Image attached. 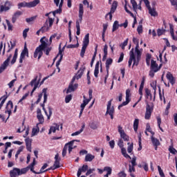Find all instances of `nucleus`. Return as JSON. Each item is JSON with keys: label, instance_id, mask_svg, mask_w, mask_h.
Segmentation results:
<instances>
[{"label": "nucleus", "instance_id": "obj_1", "mask_svg": "<svg viewBox=\"0 0 177 177\" xmlns=\"http://www.w3.org/2000/svg\"><path fill=\"white\" fill-rule=\"evenodd\" d=\"M44 39H46V38L45 37H43L40 39L41 44L38 47H37L35 50L33 55V57L35 59H37V57L39 59H41V57H42V55H44V50H45V49L48 48V43H46V41Z\"/></svg>", "mask_w": 177, "mask_h": 177}, {"label": "nucleus", "instance_id": "obj_2", "mask_svg": "<svg viewBox=\"0 0 177 177\" xmlns=\"http://www.w3.org/2000/svg\"><path fill=\"white\" fill-rule=\"evenodd\" d=\"M136 56H135V52L134 49L132 48L129 52V67H131L132 66V62L133 63V66H139V62H140V59H142V54H140L139 52L136 53Z\"/></svg>", "mask_w": 177, "mask_h": 177}, {"label": "nucleus", "instance_id": "obj_3", "mask_svg": "<svg viewBox=\"0 0 177 177\" xmlns=\"http://www.w3.org/2000/svg\"><path fill=\"white\" fill-rule=\"evenodd\" d=\"M54 21L55 18L48 17V20H46L44 26L39 30L37 31V35H39V32H42V34H44V32H47V31H49V30L52 28V26H53Z\"/></svg>", "mask_w": 177, "mask_h": 177}, {"label": "nucleus", "instance_id": "obj_4", "mask_svg": "<svg viewBox=\"0 0 177 177\" xmlns=\"http://www.w3.org/2000/svg\"><path fill=\"white\" fill-rule=\"evenodd\" d=\"M154 110V104L153 103L149 104V102H146V111L145 115V120H150L151 114Z\"/></svg>", "mask_w": 177, "mask_h": 177}, {"label": "nucleus", "instance_id": "obj_5", "mask_svg": "<svg viewBox=\"0 0 177 177\" xmlns=\"http://www.w3.org/2000/svg\"><path fill=\"white\" fill-rule=\"evenodd\" d=\"M88 45H89V33H87L84 38L83 44L80 52L81 57H84V56H85V52H86Z\"/></svg>", "mask_w": 177, "mask_h": 177}, {"label": "nucleus", "instance_id": "obj_6", "mask_svg": "<svg viewBox=\"0 0 177 177\" xmlns=\"http://www.w3.org/2000/svg\"><path fill=\"white\" fill-rule=\"evenodd\" d=\"M118 6V2L117 1H114L111 5L110 12L105 15L106 19H107V17L109 16V20H113V13H114L115 10H117Z\"/></svg>", "mask_w": 177, "mask_h": 177}, {"label": "nucleus", "instance_id": "obj_7", "mask_svg": "<svg viewBox=\"0 0 177 177\" xmlns=\"http://www.w3.org/2000/svg\"><path fill=\"white\" fill-rule=\"evenodd\" d=\"M131 89L127 88L126 90V101L123 102L121 104H120L118 107V110L121 109V107H124V106H127L131 102Z\"/></svg>", "mask_w": 177, "mask_h": 177}, {"label": "nucleus", "instance_id": "obj_8", "mask_svg": "<svg viewBox=\"0 0 177 177\" xmlns=\"http://www.w3.org/2000/svg\"><path fill=\"white\" fill-rule=\"evenodd\" d=\"M85 66H82L80 70L77 71V74L75 75V76H74L70 84H74V82H75V80H80V78H81L82 77V75H84V71H85Z\"/></svg>", "mask_w": 177, "mask_h": 177}, {"label": "nucleus", "instance_id": "obj_9", "mask_svg": "<svg viewBox=\"0 0 177 177\" xmlns=\"http://www.w3.org/2000/svg\"><path fill=\"white\" fill-rule=\"evenodd\" d=\"M111 102H113V100L108 102L106 114H109L111 119L114 120V106L111 107Z\"/></svg>", "mask_w": 177, "mask_h": 177}, {"label": "nucleus", "instance_id": "obj_10", "mask_svg": "<svg viewBox=\"0 0 177 177\" xmlns=\"http://www.w3.org/2000/svg\"><path fill=\"white\" fill-rule=\"evenodd\" d=\"M37 80L38 76H36L33 80H32L30 83V86H34L30 93L31 96H32V94L34 93V92H35L37 88H38V85H39V81H41V79H39V80L37 82Z\"/></svg>", "mask_w": 177, "mask_h": 177}, {"label": "nucleus", "instance_id": "obj_11", "mask_svg": "<svg viewBox=\"0 0 177 177\" xmlns=\"http://www.w3.org/2000/svg\"><path fill=\"white\" fill-rule=\"evenodd\" d=\"M26 57H28V48H27V45L25 44L23 50L21 53L20 57H19V63L21 64L23 63V60L26 59Z\"/></svg>", "mask_w": 177, "mask_h": 177}, {"label": "nucleus", "instance_id": "obj_12", "mask_svg": "<svg viewBox=\"0 0 177 177\" xmlns=\"http://www.w3.org/2000/svg\"><path fill=\"white\" fill-rule=\"evenodd\" d=\"M10 59H12V54H10L6 60H5L3 64H1L0 66V74H2V73L6 70V68L8 66H9V62H10Z\"/></svg>", "mask_w": 177, "mask_h": 177}, {"label": "nucleus", "instance_id": "obj_13", "mask_svg": "<svg viewBox=\"0 0 177 177\" xmlns=\"http://www.w3.org/2000/svg\"><path fill=\"white\" fill-rule=\"evenodd\" d=\"M84 16V5L80 3L79 5V20L80 23H82V17Z\"/></svg>", "mask_w": 177, "mask_h": 177}, {"label": "nucleus", "instance_id": "obj_14", "mask_svg": "<svg viewBox=\"0 0 177 177\" xmlns=\"http://www.w3.org/2000/svg\"><path fill=\"white\" fill-rule=\"evenodd\" d=\"M78 88V84H69L68 89L66 90V93H71V92H74Z\"/></svg>", "mask_w": 177, "mask_h": 177}, {"label": "nucleus", "instance_id": "obj_15", "mask_svg": "<svg viewBox=\"0 0 177 177\" xmlns=\"http://www.w3.org/2000/svg\"><path fill=\"white\" fill-rule=\"evenodd\" d=\"M19 174H20V169H19V168L15 167L10 171V177H17V175H18V176H19Z\"/></svg>", "mask_w": 177, "mask_h": 177}, {"label": "nucleus", "instance_id": "obj_16", "mask_svg": "<svg viewBox=\"0 0 177 177\" xmlns=\"http://www.w3.org/2000/svg\"><path fill=\"white\" fill-rule=\"evenodd\" d=\"M22 15L23 12L20 10H18L16 12H15L12 17V22L16 23V20H17V19H19V17H20V16H21Z\"/></svg>", "mask_w": 177, "mask_h": 177}, {"label": "nucleus", "instance_id": "obj_17", "mask_svg": "<svg viewBox=\"0 0 177 177\" xmlns=\"http://www.w3.org/2000/svg\"><path fill=\"white\" fill-rule=\"evenodd\" d=\"M10 2L9 1H6L5 3V6H1L0 8V12H8V10H9V9H10Z\"/></svg>", "mask_w": 177, "mask_h": 177}, {"label": "nucleus", "instance_id": "obj_18", "mask_svg": "<svg viewBox=\"0 0 177 177\" xmlns=\"http://www.w3.org/2000/svg\"><path fill=\"white\" fill-rule=\"evenodd\" d=\"M150 70H153V71H156V72L158 73V64L153 59L151 60Z\"/></svg>", "mask_w": 177, "mask_h": 177}, {"label": "nucleus", "instance_id": "obj_19", "mask_svg": "<svg viewBox=\"0 0 177 177\" xmlns=\"http://www.w3.org/2000/svg\"><path fill=\"white\" fill-rule=\"evenodd\" d=\"M25 143L28 151L31 152V143H32V140H31L30 138H26L25 139Z\"/></svg>", "mask_w": 177, "mask_h": 177}, {"label": "nucleus", "instance_id": "obj_20", "mask_svg": "<svg viewBox=\"0 0 177 177\" xmlns=\"http://www.w3.org/2000/svg\"><path fill=\"white\" fill-rule=\"evenodd\" d=\"M92 90H89L88 91V96L89 98L86 99V97H85V95L83 96L84 97V100H83V104H85L86 106V104H88V103H89L91 102V100H92Z\"/></svg>", "mask_w": 177, "mask_h": 177}, {"label": "nucleus", "instance_id": "obj_21", "mask_svg": "<svg viewBox=\"0 0 177 177\" xmlns=\"http://www.w3.org/2000/svg\"><path fill=\"white\" fill-rule=\"evenodd\" d=\"M133 44H136V53H138V52L140 54H142V52H140V50H139V39H136V37H133Z\"/></svg>", "mask_w": 177, "mask_h": 177}, {"label": "nucleus", "instance_id": "obj_22", "mask_svg": "<svg viewBox=\"0 0 177 177\" xmlns=\"http://www.w3.org/2000/svg\"><path fill=\"white\" fill-rule=\"evenodd\" d=\"M166 78L169 81L171 85H174L175 84V77H174V75L170 72H168L167 73Z\"/></svg>", "mask_w": 177, "mask_h": 177}, {"label": "nucleus", "instance_id": "obj_23", "mask_svg": "<svg viewBox=\"0 0 177 177\" xmlns=\"http://www.w3.org/2000/svg\"><path fill=\"white\" fill-rule=\"evenodd\" d=\"M166 78L169 81L171 85H174L175 84V77H174V75L170 72H168L167 73Z\"/></svg>", "mask_w": 177, "mask_h": 177}, {"label": "nucleus", "instance_id": "obj_24", "mask_svg": "<svg viewBox=\"0 0 177 177\" xmlns=\"http://www.w3.org/2000/svg\"><path fill=\"white\" fill-rule=\"evenodd\" d=\"M112 64H113V58H108L106 60V63H105L106 73H109V71L110 70V66H111Z\"/></svg>", "mask_w": 177, "mask_h": 177}, {"label": "nucleus", "instance_id": "obj_25", "mask_svg": "<svg viewBox=\"0 0 177 177\" xmlns=\"http://www.w3.org/2000/svg\"><path fill=\"white\" fill-rule=\"evenodd\" d=\"M93 160H95V155H92L91 153H87L85 156V159L84 161H86V162H91L92 161H93Z\"/></svg>", "mask_w": 177, "mask_h": 177}, {"label": "nucleus", "instance_id": "obj_26", "mask_svg": "<svg viewBox=\"0 0 177 177\" xmlns=\"http://www.w3.org/2000/svg\"><path fill=\"white\" fill-rule=\"evenodd\" d=\"M42 109H43L46 115L47 116L48 120H50V117H52V114H53L52 107H50V106L48 107L49 114H48V112L46 111V109H45V106L43 107Z\"/></svg>", "mask_w": 177, "mask_h": 177}, {"label": "nucleus", "instance_id": "obj_27", "mask_svg": "<svg viewBox=\"0 0 177 177\" xmlns=\"http://www.w3.org/2000/svg\"><path fill=\"white\" fill-rule=\"evenodd\" d=\"M145 97L146 99H149V100H153V95H151V91L149 88H145Z\"/></svg>", "mask_w": 177, "mask_h": 177}, {"label": "nucleus", "instance_id": "obj_28", "mask_svg": "<svg viewBox=\"0 0 177 177\" xmlns=\"http://www.w3.org/2000/svg\"><path fill=\"white\" fill-rule=\"evenodd\" d=\"M17 56H19V49L16 48L12 59L11 60V64H15V63H16V60H17Z\"/></svg>", "mask_w": 177, "mask_h": 177}, {"label": "nucleus", "instance_id": "obj_29", "mask_svg": "<svg viewBox=\"0 0 177 177\" xmlns=\"http://www.w3.org/2000/svg\"><path fill=\"white\" fill-rule=\"evenodd\" d=\"M100 63L98 62H97L95 66V70H94V76L95 77V78H97L99 77V66H100Z\"/></svg>", "mask_w": 177, "mask_h": 177}, {"label": "nucleus", "instance_id": "obj_30", "mask_svg": "<svg viewBox=\"0 0 177 177\" xmlns=\"http://www.w3.org/2000/svg\"><path fill=\"white\" fill-rule=\"evenodd\" d=\"M151 140L153 146H160V140L155 138L154 136L151 137Z\"/></svg>", "mask_w": 177, "mask_h": 177}, {"label": "nucleus", "instance_id": "obj_31", "mask_svg": "<svg viewBox=\"0 0 177 177\" xmlns=\"http://www.w3.org/2000/svg\"><path fill=\"white\" fill-rule=\"evenodd\" d=\"M120 149L121 153L125 158H129L130 160L132 159V158H131V156L128 153H127V149L124 147Z\"/></svg>", "mask_w": 177, "mask_h": 177}, {"label": "nucleus", "instance_id": "obj_32", "mask_svg": "<svg viewBox=\"0 0 177 177\" xmlns=\"http://www.w3.org/2000/svg\"><path fill=\"white\" fill-rule=\"evenodd\" d=\"M104 171L107 173L104 176V177H109V175H111V172L113 171V169L110 167H104Z\"/></svg>", "mask_w": 177, "mask_h": 177}, {"label": "nucleus", "instance_id": "obj_33", "mask_svg": "<svg viewBox=\"0 0 177 177\" xmlns=\"http://www.w3.org/2000/svg\"><path fill=\"white\" fill-rule=\"evenodd\" d=\"M39 2V0H34L33 1H30L28 3V8H35V6H37Z\"/></svg>", "mask_w": 177, "mask_h": 177}, {"label": "nucleus", "instance_id": "obj_34", "mask_svg": "<svg viewBox=\"0 0 177 177\" xmlns=\"http://www.w3.org/2000/svg\"><path fill=\"white\" fill-rule=\"evenodd\" d=\"M73 23V21H69L68 22V37H69V42H71L73 41V37H71V24Z\"/></svg>", "mask_w": 177, "mask_h": 177}, {"label": "nucleus", "instance_id": "obj_35", "mask_svg": "<svg viewBox=\"0 0 177 177\" xmlns=\"http://www.w3.org/2000/svg\"><path fill=\"white\" fill-rule=\"evenodd\" d=\"M77 44H69L66 46L68 49H73L74 48H78L80 46V44L78 43V37L76 36Z\"/></svg>", "mask_w": 177, "mask_h": 177}, {"label": "nucleus", "instance_id": "obj_36", "mask_svg": "<svg viewBox=\"0 0 177 177\" xmlns=\"http://www.w3.org/2000/svg\"><path fill=\"white\" fill-rule=\"evenodd\" d=\"M138 128H139V119H135L133 122V129L135 132H138Z\"/></svg>", "mask_w": 177, "mask_h": 177}, {"label": "nucleus", "instance_id": "obj_37", "mask_svg": "<svg viewBox=\"0 0 177 177\" xmlns=\"http://www.w3.org/2000/svg\"><path fill=\"white\" fill-rule=\"evenodd\" d=\"M119 27H120V24H118V21H115L113 24L112 32H114V31H117Z\"/></svg>", "mask_w": 177, "mask_h": 177}, {"label": "nucleus", "instance_id": "obj_38", "mask_svg": "<svg viewBox=\"0 0 177 177\" xmlns=\"http://www.w3.org/2000/svg\"><path fill=\"white\" fill-rule=\"evenodd\" d=\"M6 99H8V95H3L0 98V101L1 100L0 103V109H2L3 104H5V102H6Z\"/></svg>", "mask_w": 177, "mask_h": 177}, {"label": "nucleus", "instance_id": "obj_39", "mask_svg": "<svg viewBox=\"0 0 177 177\" xmlns=\"http://www.w3.org/2000/svg\"><path fill=\"white\" fill-rule=\"evenodd\" d=\"M149 13L151 15V16H153V17H156V16H158V13L157 11H156V8H151L149 10Z\"/></svg>", "mask_w": 177, "mask_h": 177}, {"label": "nucleus", "instance_id": "obj_40", "mask_svg": "<svg viewBox=\"0 0 177 177\" xmlns=\"http://www.w3.org/2000/svg\"><path fill=\"white\" fill-rule=\"evenodd\" d=\"M120 138L123 139L124 142H129V136H128L125 132L120 134Z\"/></svg>", "mask_w": 177, "mask_h": 177}, {"label": "nucleus", "instance_id": "obj_41", "mask_svg": "<svg viewBox=\"0 0 177 177\" xmlns=\"http://www.w3.org/2000/svg\"><path fill=\"white\" fill-rule=\"evenodd\" d=\"M80 23H81L80 22V21L78 20L76 21L77 35H80V34H81V28L80 26Z\"/></svg>", "mask_w": 177, "mask_h": 177}, {"label": "nucleus", "instance_id": "obj_42", "mask_svg": "<svg viewBox=\"0 0 177 177\" xmlns=\"http://www.w3.org/2000/svg\"><path fill=\"white\" fill-rule=\"evenodd\" d=\"M128 147H127V151L128 153H131L132 151H133V143L128 142Z\"/></svg>", "mask_w": 177, "mask_h": 177}, {"label": "nucleus", "instance_id": "obj_43", "mask_svg": "<svg viewBox=\"0 0 177 177\" xmlns=\"http://www.w3.org/2000/svg\"><path fill=\"white\" fill-rule=\"evenodd\" d=\"M131 3L133 6V9L135 12L138 10V3H136V0H131Z\"/></svg>", "mask_w": 177, "mask_h": 177}, {"label": "nucleus", "instance_id": "obj_44", "mask_svg": "<svg viewBox=\"0 0 177 177\" xmlns=\"http://www.w3.org/2000/svg\"><path fill=\"white\" fill-rule=\"evenodd\" d=\"M37 118L39 122V124H44V122H45V119L44 118L43 115H37Z\"/></svg>", "mask_w": 177, "mask_h": 177}, {"label": "nucleus", "instance_id": "obj_45", "mask_svg": "<svg viewBox=\"0 0 177 177\" xmlns=\"http://www.w3.org/2000/svg\"><path fill=\"white\" fill-rule=\"evenodd\" d=\"M46 88H43L42 94L44 93V103H46L48 100V94H46Z\"/></svg>", "mask_w": 177, "mask_h": 177}, {"label": "nucleus", "instance_id": "obj_46", "mask_svg": "<svg viewBox=\"0 0 177 177\" xmlns=\"http://www.w3.org/2000/svg\"><path fill=\"white\" fill-rule=\"evenodd\" d=\"M6 110H12L13 109V102L11 100L8 101L6 106Z\"/></svg>", "mask_w": 177, "mask_h": 177}, {"label": "nucleus", "instance_id": "obj_47", "mask_svg": "<svg viewBox=\"0 0 177 177\" xmlns=\"http://www.w3.org/2000/svg\"><path fill=\"white\" fill-rule=\"evenodd\" d=\"M21 8H28V3L21 2L18 3V9H21Z\"/></svg>", "mask_w": 177, "mask_h": 177}, {"label": "nucleus", "instance_id": "obj_48", "mask_svg": "<svg viewBox=\"0 0 177 177\" xmlns=\"http://www.w3.org/2000/svg\"><path fill=\"white\" fill-rule=\"evenodd\" d=\"M27 172H28V167H25V168L21 169H19V176L20 175H24V174H27Z\"/></svg>", "mask_w": 177, "mask_h": 177}, {"label": "nucleus", "instance_id": "obj_49", "mask_svg": "<svg viewBox=\"0 0 177 177\" xmlns=\"http://www.w3.org/2000/svg\"><path fill=\"white\" fill-rule=\"evenodd\" d=\"M71 99H73V95L71 94L67 95L65 97V102L70 103V102H71Z\"/></svg>", "mask_w": 177, "mask_h": 177}, {"label": "nucleus", "instance_id": "obj_50", "mask_svg": "<svg viewBox=\"0 0 177 177\" xmlns=\"http://www.w3.org/2000/svg\"><path fill=\"white\" fill-rule=\"evenodd\" d=\"M43 50L46 53V56H49V53H50V50H52V47H46Z\"/></svg>", "mask_w": 177, "mask_h": 177}, {"label": "nucleus", "instance_id": "obj_51", "mask_svg": "<svg viewBox=\"0 0 177 177\" xmlns=\"http://www.w3.org/2000/svg\"><path fill=\"white\" fill-rule=\"evenodd\" d=\"M46 168H48V163H45L42 167L39 170V174H44V172H46L45 171V170L44 169H46Z\"/></svg>", "mask_w": 177, "mask_h": 177}, {"label": "nucleus", "instance_id": "obj_52", "mask_svg": "<svg viewBox=\"0 0 177 177\" xmlns=\"http://www.w3.org/2000/svg\"><path fill=\"white\" fill-rule=\"evenodd\" d=\"M89 127L91 129H93V130L97 129V124L94 122H92L91 123H90Z\"/></svg>", "mask_w": 177, "mask_h": 177}, {"label": "nucleus", "instance_id": "obj_53", "mask_svg": "<svg viewBox=\"0 0 177 177\" xmlns=\"http://www.w3.org/2000/svg\"><path fill=\"white\" fill-rule=\"evenodd\" d=\"M158 171L159 172V175L161 177H165V174H164V171H162V169H161V167L158 166Z\"/></svg>", "mask_w": 177, "mask_h": 177}, {"label": "nucleus", "instance_id": "obj_54", "mask_svg": "<svg viewBox=\"0 0 177 177\" xmlns=\"http://www.w3.org/2000/svg\"><path fill=\"white\" fill-rule=\"evenodd\" d=\"M165 32V29H160L158 28L157 30V34L158 37H161V35H162V34H164Z\"/></svg>", "mask_w": 177, "mask_h": 177}, {"label": "nucleus", "instance_id": "obj_55", "mask_svg": "<svg viewBox=\"0 0 177 177\" xmlns=\"http://www.w3.org/2000/svg\"><path fill=\"white\" fill-rule=\"evenodd\" d=\"M67 149H68L67 145H64V147L62 149V157H66V156L67 154Z\"/></svg>", "mask_w": 177, "mask_h": 177}, {"label": "nucleus", "instance_id": "obj_56", "mask_svg": "<svg viewBox=\"0 0 177 177\" xmlns=\"http://www.w3.org/2000/svg\"><path fill=\"white\" fill-rule=\"evenodd\" d=\"M6 21L7 23L8 31H12V30H13V26H12V24H10V21H9V20L6 19Z\"/></svg>", "mask_w": 177, "mask_h": 177}, {"label": "nucleus", "instance_id": "obj_57", "mask_svg": "<svg viewBox=\"0 0 177 177\" xmlns=\"http://www.w3.org/2000/svg\"><path fill=\"white\" fill-rule=\"evenodd\" d=\"M169 151L171 153V154H176L177 151L175 148H174V147L171 146L169 148Z\"/></svg>", "mask_w": 177, "mask_h": 177}, {"label": "nucleus", "instance_id": "obj_58", "mask_svg": "<svg viewBox=\"0 0 177 177\" xmlns=\"http://www.w3.org/2000/svg\"><path fill=\"white\" fill-rule=\"evenodd\" d=\"M128 41L129 39H127L123 43H122L120 46L122 48V49H125V46L128 45Z\"/></svg>", "mask_w": 177, "mask_h": 177}, {"label": "nucleus", "instance_id": "obj_59", "mask_svg": "<svg viewBox=\"0 0 177 177\" xmlns=\"http://www.w3.org/2000/svg\"><path fill=\"white\" fill-rule=\"evenodd\" d=\"M137 31H138V33L140 35V34L143 32V26L139 25L137 28Z\"/></svg>", "mask_w": 177, "mask_h": 177}, {"label": "nucleus", "instance_id": "obj_60", "mask_svg": "<svg viewBox=\"0 0 177 177\" xmlns=\"http://www.w3.org/2000/svg\"><path fill=\"white\" fill-rule=\"evenodd\" d=\"M10 44L11 45V47L7 50L8 53H9V52H10V50H12V49H13V48L16 46V41L12 42V41H10Z\"/></svg>", "mask_w": 177, "mask_h": 177}, {"label": "nucleus", "instance_id": "obj_61", "mask_svg": "<svg viewBox=\"0 0 177 177\" xmlns=\"http://www.w3.org/2000/svg\"><path fill=\"white\" fill-rule=\"evenodd\" d=\"M38 132H39V128L37 127V129L36 128H33L32 130V136H35L36 133H38Z\"/></svg>", "mask_w": 177, "mask_h": 177}, {"label": "nucleus", "instance_id": "obj_62", "mask_svg": "<svg viewBox=\"0 0 177 177\" xmlns=\"http://www.w3.org/2000/svg\"><path fill=\"white\" fill-rule=\"evenodd\" d=\"M118 146H119L120 149L124 147V141L122 140V139L120 138L118 140Z\"/></svg>", "mask_w": 177, "mask_h": 177}, {"label": "nucleus", "instance_id": "obj_63", "mask_svg": "<svg viewBox=\"0 0 177 177\" xmlns=\"http://www.w3.org/2000/svg\"><path fill=\"white\" fill-rule=\"evenodd\" d=\"M157 73L156 71H153L152 69H150L149 75L151 77V78H154V75Z\"/></svg>", "mask_w": 177, "mask_h": 177}, {"label": "nucleus", "instance_id": "obj_64", "mask_svg": "<svg viewBox=\"0 0 177 177\" xmlns=\"http://www.w3.org/2000/svg\"><path fill=\"white\" fill-rule=\"evenodd\" d=\"M79 169L82 170V172L88 171V165H84L82 168H80Z\"/></svg>", "mask_w": 177, "mask_h": 177}]
</instances>
